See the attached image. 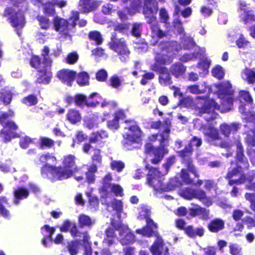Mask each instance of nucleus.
Here are the masks:
<instances>
[{
    "instance_id": "7c9ffc66",
    "label": "nucleus",
    "mask_w": 255,
    "mask_h": 255,
    "mask_svg": "<svg viewBox=\"0 0 255 255\" xmlns=\"http://www.w3.org/2000/svg\"><path fill=\"white\" fill-rule=\"evenodd\" d=\"M55 232V229L53 228H50L47 225L44 226L41 229V232L44 236V239L42 240V244L45 246H47L46 240H48L50 242H52V235Z\"/></svg>"
},
{
    "instance_id": "473e14b6",
    "label": "nucleus",
    "mask_w": 255,
    "mask_h": 255,
    "mask_svg": "<svg viewBox=\"0 0 255 255\" xmlns=\"http://www.w3.org/2000/svg\"><path fill=\"white\" fill-rule=\"evenodd\" d=\"M163 243L162 239L158 237L156 240L150 248V251L152 255H161L163 251Z\"/></svg>"
},
{
    "instance_id": "f03ea898",
    "label": "nucleus",
    "mask_w": 255,
    "mask_h": 255,
    "mask_svg": "<svg viewBox=\"0 0 255 255\" xmlns=\"http://www.w3.org/2000/svg\"><path fill=\"white\" fill-rule=\"evenodd\" d=\"M208 97L198 96L195 100V107L199 113L204 115L207 121L216 118V110L222 112L230 111L232 107L233 90L229 81H224L211 86Z\"/></svg>"
},
{
    "instance_id": "e2e57ef3",
    "label": "nucleus",
    "mask_w": 255,
    "mask_h": 255,
    "mask_svg": "<svg viewBox=\"0 0 255 255\" xmlns=\"http://www.w3.org/2000/svg\"><path fill=\"white\" fill-rule=\"evenodd\" d=\"M111 85L114 88H119L121 84V80L120 77L116 75L112 77L110 79Z\"/></svg>"
},
{
    "instance_id": "cd10ccee",
    "label": "nucleus",
    "mask_w": 255,
    "mask_h": 255,
    "mask_svg": "<svg viewBox=\"0 0 255 255\" xmlns=\"http://www.w3.org/2000/svg\"><path fill=\"white\" fill-rule=\"evenodd\" d=\"M189 210L190 211L189 214L191 216H200L201 218L204 219L208 218L209 211L202 208L198 205L191 204L190 207H189Z\"/></svg>"
},
{
    "instance_id": "8fccbe9b",
    "label": "nucleus",
    "mask_w": 255,
    "mask_h": 255,
    "mask_svg": "<svg viewBox=\"0 0 255 255\" xmlns=\"http://www.w3.org/2000/svg\"><path fill=\"white\" fill-rule=\"evenodd\" d=\"M12 93L8 90H4L1 92L0 99L5 105L8 104L11 101Z\"/></svg>"
},
{
    "instance_id": "c85d7f7f",
    "label": "nucleus",
    "mask_w": 255,
    "mask_h": 255,
    "mask_svg": "<svg viewBox=\"0 0 255 255\" xmlns=\"http://www.w3.org/2000/svg\"><path fill=\"white\" fill-rule=\"evenodd\" d=\"M240 128V124L232 123L230 125L223 124L220 126V130L223 134L226 137H229L231 133L234 135L235 132Z\"/></svg>"
},
{
    "instance_id": "69168bd1",
    "label": "nucleus",
    "mask_w": 255,
    "mask_h": 255,
    "mask_svg": "<svg viewBox=\"0 0 255 255\" xmlns=\"http://www.w3.org/2000/svg\"><path fill=\"white\" fill-rule=\"evenodd\" d=\"M119 122L115 118L112 120H110L107 122V127L112 130H116L119 128Z\"/></svg>"
},
{
    "instance_id": "4c0bfd02",
    "label": "nucleus",
    "mask_w": 255,
    "mask_h": 255,
    "mask_svg": "<svg viewBox=\"0 0 255 255\" xmlns=\"http://www.w3.org/2000/svg\"><path fill=\"white\" fill-rule=\"evenodd\" d=\"M185 71L186 67L180 62L172 65L170 69V71L172 75L176 77L182 75Z\"/></svg>"
},
{
    "instance_id": "f257e3e1",
    "label": "nucleus",
    "mask_w": 255,
    "mask_h": 255,
    "mask_svg": "<svg viewBox=\"0 0 255 255\" xmlns=\"http://www.w3.org/2000/svg\"><path fill=\"white\" fill-rule=\"evenodd\" d=\"M112 180V178L110 174H108L104 177L100 192L102 203L108 205V210L110 211V206L109 205L111 202L112 208L117 214L116 218L112 219L111 223L113 227L119 231V237L117 238L113 228H109L106 231V236L103 242V246L105 247L115 244L118 239L122 245L131 244L135 241L134 236L130 232L128 226L123 224L121 222V213L123 210L122 202L115 199L112 201V193L116 196L123 195L122 187L118 184H111Z\"/></svg>"
},
{
    "instance_id": "e433bc0d",
    "label": "nucleus",
    "mask_w": 255,
    "mask_h": 255,
    "mask_svg": "<svg viewBox=\"0 0 255 255\" xmlns=\"http://www.w3.org/2000/svg\"><path fill=\"white\" fill-rule=\"evenodd\" d=\"M28 195V192L26 189L23 188H17L14 191V197L15 199L13 203L15 205H17L20 200L26 198Z\"/></svg>"
},
{
    "instance_id": "bf43d9fd",
    "label": "nucleus",
    "mask_w": 255,
    "mask_h": 255,
    "mask_svg": "<svg viewBox=\"0 0 255 255\" xmlns=\"http://www.w3.org/2000/svg\"><path fill=\"white\" fill-rule=\"evenodd\" d=\"M204 188L207 191L213 190L215 192H216L217 189V184L212 180H205L204 181Z\"/></svg>"
},
{
    "instance_id": "9b49d317",
    "label": "nucleus",
    "mask_w": 255,
    "mask_h": 255,
    "mask_svg": "<svg viewBox=\"0 0 255 255\" xmlns=\"http://www.w3.org/2000/svg\"><path fill=\"white\" fill-rule=\"evenodd\" d=\"M75 157L71 155H68L64 156L63 160L64 167H56L47 166L43 169L45 171L46 169H49L54 171L52 173V177L54 180H63L66 179L71 176L73 173V167L75 165Z\"/></svg>"
},
{
    "instance_id": "1a4fd4ad",
    "label": "nucleus",
    "mask_w": 255,
    "mask_h": 255,
    "mask_svg": "<svg viewBox=\"0 0 255 255\" xmlns=\"http://www.w3.org/2000/svg\"><path fill=\"white\" fill-rule=\"evenodd\" d=\"M71 14L68 20L58 16L54 17L53 20L55 30L64 37H71L73 29L79 18V13L77 11H72Z\"/></svg>"
},
{
    "instance_id": "393cba45",
    "label": "nucleus",
    "mask_w": 255,
    "mask_h": 255,
    "mask_svg": "<svg viewBox=\"0 0 255 255\" xmlns=\"http://www.w3.org/2000/svg\"><path fill=\"white\" fill-rule=\"evenodd\" d=\"M34 4L37 6L42 5L43 12L49 15H53L55 13V4L48 1V0H30Z\"/></svg>"
},
{
    "instance_id": "ddd939ff",
    "label": "nucleus",
    "mask_w": 255,
    "mask_h": 255,
    "mask_svg": "<svg viewBox=\"0 0 255 255\" xmlns=\"http://www.w3.org/2000/svg\"><path fill=\"white\" fill-rule=\"evenodd\" d=\"M49 48L45 46L42 50L41 55L43 57L42 64L44 67L38 69L37 82L44 84H48L52 78L51 67L52 60L49 55Z\"/></svg>"
},
{
    "instance_id": "052dcab7",
    "label": "nucleus",
    "mask_w": 255,
    "mask_h": 255,
    "mask_svg": "<svg viewBox=\"0 0 255 255\" xmlns=\"http://www.w3.org/2000/svg\"><path fill=\"white\" fill-rule=\"evenodd\" d=\"M154 78V73L151 72L145 73L143 75L140 83L143 85H146L150 80L153 79Z\"/></svg>"
},
{
    "instance_id": "864d4df0",
    "label": "nucleus",
    "mask_w": 255,
    "mask_h": 255,
    "mask_svg": "<svg viewBox=\"0 0 255 255\" xmlns=\"http://www.w3.org/2000/svg\"><path fill=\"white\" fill-rule=\"evenodd\" d=\"M22 102L24 104L27 106H32L37 103V99L34 95H29L24 98Z\"/></svg>"
},
{
    "instance_id": "c756f323",
    "label": "nucleus",
    "mask_w": 255,
    "mask_h": 255,
    "mask_svg": "<svg viewBox=\"0 0 255 255\" xmlns=\"http://www.w3.org/2000/svg\"><path fill=\"white\" fill-rule=\"evenodd\" d=\"M241 77L249 84H253L255 82V70L246 68L242 71Z\"/></svg>"
},
{
    "instance_id": "338daca9",
    "label": "nucleus",
    "mask_w": 255,
    "mask_h": 255,
    "mask_svg": "<svg viewBox=\"0 0 255 255\" xmlns=\"http://www.w3.org/2000/svg\"><path fill=\"white\" fill-rule=\"evenodd\" d=\"M187 90L190 93L193 94H200L204 92L203 90H200L199 87L197 85H193L192 86H188Z\"/></svg>"
},
{
    "instance_id": "ea45409f",
    "label": "nucleus",
    "mask_w": 255,
    "mask_h": 255,
    "mask_svg": "<svg viewBox=\"0 0 255 255\" xmlns=\"http://www.w3.org/2000/svg\"><path fill=\"white\" fill-rule=\"evenodd\" d=\"M80 245L84 246V252L85 251V246L84 245L82 239H79L78 241L76 242H71L68 246V250L71 255H76L79 248Z\"/></svg>"
},
{
    "instance_id": "f704fd0d",
    "label": "nucleus",
    "mask_w": 255,
    "mask_h": 255,
    "mask_svg": "<svg viewBox=\"0 0 255 255\" xmlns=\"http://www.w3.org/2000/svg\"><path fill=\"white\" fill-rule=\"evenodd\" d=\"M225 222L221 219L212 220L208 225L209 230L212 232H218L224 228Z\"/></svg>"
},
{
    "instance_id": "774afa93",
    "label": "nucleus",
    "mask_w": 255,
    "mask_h": 255,
    "mask_svg": "<svg viewBox=\"0 0 255 255\" xmlns=\"http://www.w3.org/2000/svg\"><path fill=\"white\" fill-rule=\"evenodd\" d=\"M245 198L251 202V208L252 210L255 211V194L247 193L245 195Z\"/></svg>"
},
{
    "instance_id": "3c124183",
    "label": "nucleus",
    "mask_w": 255,
    "mask_h": 255,
    "mask_svg": "<svg viewBox=\"0 0 255 255\" xmlns=\"http://www.w3.org/2000/svg\"><path fill=\"white\" fill-rule=\"evenodd\" d=\"M175 158L174 157H171L169 158L166 161V163L163 165L164 170L162 171H159L160 172V175L164 176L166 174L168 171V170L170 166L174 163Z\"/></svg>"
},
{
    "instance_id": "de8ad7c7",
    "label": "nucleus",
    "mask_w": 255,
    "mask_h": 255,
    "mask_svg": "<svg viewBox=\"0 0 255 255\" xmlns=\"http://www.w3.org/2000/svg\"><path fill=\"white\" fill-rule=\"evenodd\" d=\"M35 142V139L31 138L29 136H24L20 139L19 144L21 148H27L28 146Z\"/></svg>"
},
{
    "instance_id": "9d476101",
    "label": "nucleus",
    "mask_w": 255,
    "mask_h": 255,
    "mask_svg": "<svg viewBox=\"0 0 255 255\" xmlns=\"http://www.w3.org/2000/svg\"><path fill=\"white\" fill-rule=\"evenodd\" d=\"M74 101L78 106L86 105L88 107H95L100 104L102 108L109 110L115 108L117 106V103L115 102H107L103 99L97 93L91 94L87 98L83 95H77L75 97Z\"/></svg>"
},
{
    "instance_id": "0eeeda50",
    "label": "nucleus",
    "mask_w": 255,
    "mask_h": 255,
    "mask_svg": "<svg viewBox=\"0 0 255 255\" xmlns=\"http://www.w3.org/2000/svg\"><path fill=\"white\" fill-rule=\"evenodd\" d=\"M175 29L177 31L178 33L183 36H181V41L183 44V48L184 49H191L194 48V52L193 53H185L181 57L180 60L184 62H187L194 59L204 57L205 53V49L204 48H200L195 46V42L192 38L187 36L184 33L182 24L180 21L178 20H174V21Z\"/></svg>"
},
{
    "instance_id": "4468645a",
    "label": "nucleus",
    "mask_w": 255,
    "mask_h": 255,
    "mask_svg": "<svg viewBox=\"0 0 255 255\" xmlns=\"http://www.w3.org/2000/svg\"><path fill=\"white\" fill-rule=\"evenodd\" d=\"M150 214V210L148 207L145 205H141L140 207L138 218L141 220L145 219L146 222V226L142 229L136 230L137 234H141L143 236L150 237L153 233V230L157 228L156 224L149 218Z\"/></svg>"
},
{
    "instance_id": "a18cd8bd",
    "label": "nucleus",
    "mask_w": 255,
    "mask_h": 255,
    "mask_svg": "<svg viewBox=\"0 0 255 255\" xmlns=\"http://www.w3.org/2000/svg\"><path fill=\"white\" fill-rule=\"evenodd\" d=\"M89 77L86 72H81L77 75V82L81 86L88 84Z\"/></svg>"
},
{
    "instance_id": "6e6552de",
    "label": "nucleus",
    "mask_w": 255,
    "mask_h": 255,
    "mask_svg": "<svg viewBox=\"0 0 255 255\" xmlns=\"http://www.w3.org/2000/svg\"><path fill=\"white\" fill-rule=\"evenodd\" d=\"M126 123H129L130 125L125 128L123 144L125 148L131 150L133 148L137 147L140 144L143 133L134 121H126Z\"/></svg>"
},
{
    "instance_id": "58836bf2",
    "label": "nucleus",
    "mask_w": 255,
    "mask_h": 255,
    "mask_svg": "<svg viewBox=\"0 0 255 255\" xmlns=\"http://www.w3.org/2000/svg\"><path fill=\"white\" fill-rule=\"evenodd\" d=\"M67 119L72 124H76L81 120V117L78 111L71 109L67 114Z\"/></svg>"
},
{
    "instance_id": "c9c22d12",
    "label": "nucleus",
    "mask_w": 255,
    "mask_h": 255,
    "mask_svg": "<svg viewBox=\"0 0 255 255\" xmlns=\"http://www.w3.org/2000/svg\"><path fill=\"white\" fill-rule=\"evenodd\" d=\"M97 171V166L94 164L87 166V172L86 173V178L89 184L93 183L95 180V173Z\"/></svg>"
},
{
    "instance_id": "a211bd4d",
    "label": "nucleus",
    "mask_w": 255,
    "mask_h": 255,
    "mask_svg": "<svg viewBox=\"0 0 255 255\" xmlns=\"http://www.w3.org/2000/svg\"><path fill=\"white\" fill-rule=\"evenodd\" d=\"M234 144L237 146L236 158L237 160L245 165L246 160L243 154L242 146L240 142L238 135H234L232 139H228L227 140L220 143L221 147L223 148H229Z\"/></svg>"
},
{
    "instance_id": "79ce46f5",
    "label": "nucleus",
    "mask_w": 255,
    "mask_h": 255,
    "mask_svg": "<svg viewBox=\"0 0 255 255\" xmlns=\"http://www.w3.org/2000/svg\"><path fill=\"white\" fill-rule=\"evenodd\" d=\"M108 137V133L105 130H101L100 132L93 133L90 138V142H96L102 139Z\"/></svg>"
},
{
    "instance_id": "20e7f679",
    "label": "nucleus",
    "mask_w": 255,
    "mask_h": 255,
    "mask_svg": "<svg viewBox=\"0 0 255 255\" xmlns=\"http://www.w3.org/2000/svg\"><path fill=\"white\" fill-rule=\"evenodd\" d=\"M182 49L176 41L161 42L157 46L155 52L156 63L151 65V69L154 71L159 72V81L160 84L167 86L171 83V77L166 67L159 66L160 64L170 63L171 59L176 52Z\"/></svg>"
},
{
    "instance_id": "c03bdc74",
    "label": "nucleus",
    "mask_w": 255,
    "mask_h": 255,
    "mask_svg": "<svg viewBox=\"0 0 255 255\" xmlns=\"http://www.w3.org/2000/svg\"><path fill=\"white\" fill-rule=\"evenodd\" d=\"M37 19L42 29H47L51 25V22L48 18L44 15H38Z\"/></svg>"
},
{
    "instance_id": "423d86ee",
    "label": "nucleus",
    "mask_w": 255,
    "mask_h": 255,
    "mask_svg": "<svg viewBox=\"0 0 255 255\" xmlns=\"http://www.w3.org/2000/svg\"><path fill=\"white\" fill-rule=\"evenodd\" d=\"M162 176L159 170L153 167L149 169L147 174V182L153 187L155 195L158 197H160V195L162 192L173 190L182 184L181 181L176 177L170 179L167 184H163L161 182Z\"/></svg>"
},
{
    "instance_id": "f8f14e48",
    "label": "nucleus",
    "mask_w": 255,
    "mask_h": 255,
    "mask_svg": "<svg viewBox=\"0 0 255 255\" xmlns=\"http://www.w3.org/2000/svg\"><path fill=\"white\" fill-rule=\"evenodd\" d=\"M13 114L11 111L0 113V123L3 127L0 131V137L5 142L9 141L12 138L16 136L15 130L17 128V126L13 122L8 120V119L12 117Z\"/></svg>"
},
{
    "instance_id": "2f4dec72",
    "label": "nucleus",
    "mask_w": 255,
    "mask_h": 255,
    "mask_svg": "<svg viewBox=\"0 0 255 255\" xmlns=\"http://www.w3.org/2000/svg\"><path fill=\"white\" fill-rule=\"evenodd\" d=\"M180 176L182 181L187 184H193L196 186L200 187L204 183L203 181L200 179H198L196 182H194L190 178L189 175L185 169H182Z\"/></svg>"
},
{
    "instance_id": "6e6d98bb",
    "label": "nucleus",
    "mask_w": 255,
    "mask_h": 255,
    "mask_svg": "<svg viewBox=\"0 0 255 255\" xmlns=\"http://www.w3.org/2000/svg\"><path fill=\"white\" fill-rule=\"evenodd\" d=\"M246 140L249 145L254 146L255 144V130L249 131L247 133Z\"/></svg>"
},
{
    "instance_id": "6ab92c4d",
    "label": "nucleus",
    "mask_w": 255,
    "mask_h": 255,
    "mask_svg": "<svg viewBox=\"0 0 255 255\" xmlns=\"http://www.w3.org/2000/svg\"><path fill=\"white\" fill-rule=\"evenodd\" d=\"M226 178L229 179V184H240L246 181L245 176L243 173L241 165H238L237 168H232L229 170L226 176Z\"/></svg>"
},
{
    "instance_id": "a19ab883",
    "label": "nucleus",
    "mask_w": 255,
    "mask_h": 255,
    "mask_svg": "<svg viewBox=\"0 0 255 255\" xmlns=\"http://www.w3.org/2000/svg\"><path fill=\"white\" fill-rule=\"evenodd\" d=\"M78 222L81 227H90L95 223V220L84 214H81L78 217Z\"/></svg>"
},
{
    "instance_id": "b1692460",
    "label": "nucleus",
    "mask_w": 255,
    "mask_h": 255,
    "mask_svg": "<svg viewBox=\"0 0 255 255\" xmlns=\"http://www.w3.org/2000/svg\"><path fill=\"white\" fill-rule=\"evenodd\" d=\"M239 9L240 17L245 23L255 21V14L245 2L240 3Z\"/></svg>"
},
{
    "instance_id": "2eb2a0df",
    "label": "nucleus",
    "mask_w": 255,
    "mask_h": 255,
    "mask_svg": "<svg viewBox=\"0 0 255 255\" xmlns=\"http://www.w3.org/2000/svg\"><path fill=\"white\" fill-rule=\"evenodd\" d=\"M180 195L187 200L196 198L199 200L203 204L210 206L213 204V198L207 196L204 191L201 189L195 190L191 188H187L180 191Z\"/></svg>"
},
{
    "instance_id": "a878e982",
    "label": "nucleus",
    "mask_w": 255,
    "mask_h": 255,
    "mask_svg": "<svg viewBox=\"0 0 255 255\" xmlns=\"http://www.w3.org/2000/svg\"><path fill=\"white\" fill-rule=\"evenodd\" d=\"M57 76L63 83L71 86L75 78L76 73L69 69H63L57 73Z\"/></svg>"
},
{
    "instance_id": "4be33fe9",
    "label": "nucleus",
    "mask_w": 255,
    "mask_h": 255,
    "mask_svg": "<svg viewBox=\"0 0 255 255\" xmlns=\"http://www.w3.org/2000/svg\"><path fill=\"white\" fill-rule=\"evenodd\" d=\"M40 160L42 162L46 163V164L41 169V173L42 175L44 177H47L53 181H55L56 180H54V178L52 177V173H54L53 171H52L49 169H46L45 170V171H43V169H44V168H46L47 166L53 167V166H51L50 164L54 163L56 162V158L52 154L47 153L41 155Z\"/></svg>"
},
{
    "instance_id": "49530a36",
    "label": "nucleus",
    "mask_w": 255,
    "mask_h": 255,
    "mask_svg": "<svg viewBox=\"0 0 255 255\" xmlns=\"http://www.w3.org/2000/svg\"><path fill=\"white\" fill-rule=\"evenodd\" d=\"M89 37L91 40L94 41L97 45L101 44L103 42L102 35L101 33L97 31L90 32L89 34Z\"/></svg>"
},
{
    "instance_id": "39448f33",
    "label": "nucleus",
    "mask_w": 255,
    "mask_h": 255,
    "mask_svg": "<svg viewBox=\"0 0 255 255\" xmlns=\"http://www.w3.org/2000/svg\"><path fill=\"white\" fill-rule=\"evenodd\" d=\"M169 124H166V127L163 129L162 133L159 135L153 134L149 139L150 141H154L156 139L159 141L160 145L159 147L154 148L150 143H147L145 146V152L153 157L151 161L153 164L159 162L163 157L164 154L168 152V150L165 147L168 142L169 133L170 132Z\"/></svg>"
},
{
    "instance_id": "5701e85b",
    "label": "nucleus",
    "mask_w": 255,
    "mask_h": 255,
    "mask_svg": "<svg viewBox=\"0 0 255 255\" xmlns=\"http://www.w3.org/2000/svg\"><path fill=\"white\" fill-rule=\"evenodd\" d=\"M108 116L109 114L108 113H104L103 117L93 115L92 117L85 119V126L90 129L97 128L107 119Z\"/></svg>"
},
{
    "instance_id": "09e8293b",
    "label": "nucleus",
    "mask_w": 255,
    "mask_h": 255,
    "mask_svg": "<svg viewBox=\"0 0 255 255\" xmlns=\"http://www.w3.org/2000/svg\"><path fill=\"white\" fill-rule=\"evenodd\" d=\"M214 77L218 79H222L224 77L225 72L223 67L220 65L216 66L212 71Z\"/></svg>"
},
{
    "instance_id": "dca6fc26",
    "label": "nucleus",
    "mask_w": 255,
    "mask_h": 255,
    "mask_svg": "<svg viewBox=\"0 0 255 255\" xmlns=\"http://www.w3.org/2000/svg\"><path fill=\"white\" fill-rule=\"evenodd\" d=\"M110 48L119 56L122 62H126L129 59V51L124 39H118L113 34L109 44Z\"/></svg>"
},
{
    "instance_id": "72a5a7b5",
    "label": "nucleus",
    "mask_w": 255,
    "mask_h": 255,
    "mask_svg": "<svg viewBox=\"0 0 255 255\" xmlns=\"http://www.w3.org/2000/svg\"><path fill=\"white\" fill-rule=\"evenodd\" d=\"M202 57L199 58L200 60L197 65V67L200 69V74L204 76L207 74L208 72V69L211 64V61L206 57Z\"/></svg>"
},
{
    "instance_id": "37998d69",
    "label": "nucleus",
    "mask_w": 255,
    "mask_h": 255,
    "mask_svg": "<svg viewBox=\"0 0 255 255\" xmlns=\"http://www.w3.org/2000/svg\"><path fill=\"white\" fill-rule=\"evenodd\" d=\"M7 204V201L5 197H0V216L4 218H8L10 216L9 212L5 208V206Z\"/></svg>"
},
{
    "instance_id": "5fc2aeb1",
    "label": "nucleus",
    "mask_w": 255,
    "mask_h": 255,
    "mask_svg": "<svg viewBox=\"0 0 255 255\" xmlns=\"http://www.w3.org/2000/svg\"><path fill=\"white\" fill-rule=\"evenodd\" d=\"M30 65L32 67L39 69L40 67H44L42 62H40L39 58L36 56H32L30 60Z\"/></svg>"
},
{
    "instance_id": "7ed1b4c3",
    "label": "nucleus",
    "mask_w": 255,
    "mask_h": 255,
    "mask_svg": "<svg viewBox=\"0 0 255 255\" xmlns=\"http://www.w3.org/2000/svg\"><path fill=\"white\" fill-rule=\"evenodd\" d=\"M124 3L129 2V7H127L123 11H119V15L122 20H126L129 15H132L137 12H139L141 8H143L142 13L144 15L147 23L150 24L151 29V36L153 37L163 38L168 37V33L162 31L156 21V13L158 10V3L155 0H128L123 1Z\"/></svg>"
},
{
    "instance_id": "f3484780",
    "label": "nucleus",
    "mask_w": 255,
    "mask_h": 255,
    "mask_svg": "<svg viewBox=\"0 0 255 255\" xmlns=\"http://www.w3.org/2000/svg\"><path fill=\"white\" fill-rule=\"evenodd\" d=\"M3 16L16 30L22 28L25 24L24 15L21 12H16L12 7H6Z\"/></svg>"
},
{
    "instance_id": "412c9836",
    "label": "nucleus",
    "mask_w": 255,
    "mask_h": 255,
    "mask_svg": "<svg viewBox=\"0 0 255 255\" xmlns=\"http://www.w3.org/2000/svg\"><path fill=\"white\" fill-rule=\"evenodd\" d=\"M201 130L208 142L215 145H218L216 142L212 143L219 140V135L217 129L212 125L207 124L206 125H203L201 127Z\"/></svg>"
},
{
    "instance_id": "603ef678",
    "label": "nucleus",
    "mask_w": 255,
    "mask_h": 255,
    "mask_svg": "<svg viewBox=\"0 0 255 255\" xmlns=\"http://www.w3.org/2000/svg\"><path fill=\"white\" fill-rule=\"evenodd\" d=\"M249 42L246 40L242 34H240L238 39L236 41V45L239 48H244L248 45Z\"/></svg>"
},
{
    "instance_id": "13d9d810",
    "label": "nucleus",
    "mask_w": 255,
    "mask_h": 255,
    "mask_svg": "<svg viewBox=\"0 0 255 255\" xmlns=\"http://www.w3.org/2000/svg\"><path fill=\"white\" fill-rule=\"evenodd\" d=\"M111 166L113 170L121 172L124 168L125 164L120 161H113L111 163Z\"/></svg>"
},
{
    "instance_id": "aec40b11",
    "label": "nucleus",
    "mask_w": 255,
    "mask_h": 255,
    "mask_svg": "<svg viewBox=\"0 0 255 255\" xmlns=\"http://www.w3.org/2000/svg\"><path fill=\"white\" fill-rule=\"evenodd\" d=\"M71 235L75 238H79V239H82L84 245L85 246V255H91V244L89 242L90 237L87 232H80L78 231L77 227L75 223H73L69 231Z\"/></svg>"
},
{
    "instance_id": "0e129e2a",
    "label": "nucleus",
    "mask_w": 255,
    "mask_h": 255,
    "mask_svg": "<svg viewBox=\"0 0 255 255\" xmlns=\"http://www.w3.org/2000/svg\"><path fill=\"white\" fill-rule=\"evenodd\" d=\"M78 59V55L76 52L69 53L66 59L67 63L72 64L77 62Z\"/></svg>"
},
{
    "instance_id": "bb28decb",
    "label": "nucleus",
    "mask_w": 255,
    "mask_h": 255,
    "mask_svg": "<svg viewBox=\"0 0 255 255\" xmlns=\"http://www.w3.org/2000/svg\"><path fill=\"white\" fill-rule=\"evenodd\" d=\"M202 140L200 138L194 137L189 143L188 147H186L185 149L180 152V154L184 160H186V157H188L191 153L192 150L194 147H198L201 145Z\"/></svg>"
},
{
    "instance_id": "4d7b16f0",
    "label": "nucleus",
    "mask_w": 255,
    "mask_h": 255,
    "mask_svg": "<svg viewBox=\"0 0 255 255\" xmlns=\"http://www.w3.org/2000/svg\"><path fill=\"white\" fill-rule=\"evenodd\" d=\"M40 146L42 148L44 146L51 147L54 145V141L50 138L45 137L40 138Z\"/></svg>"
},
{
    "instance_id": "680f3d73",
    "label": "nucleus",
    "mask_w": 255,
    "mask_h": 255,
    "mask_svg": "<svg viewBox=\"0 0 255 255\" xmlns=\"http://www.w3.org/2000/svg\"><path fill=\"white\" fill-rule=\"evenodd\" d=\"M230 252L232 255H242L241 248L237 244L230 246Z\"/></svg>"
}]
</instances>
